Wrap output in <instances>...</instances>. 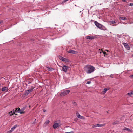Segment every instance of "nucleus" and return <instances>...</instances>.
Listing matches in <instances>:
<instances>
[{
  "mask_svg": "<svg viewBox=\"0 0 133 133\" xmlns=\"http://www.w3.org/2000/svg\"><path fill=\"white\" fill-rule=\"evenodd\" d=\"M84 70L87 74H90L93 72L95 70V68L90 65H87L84 68Z\"/></svg>",
  "mask_w": 133,
  "mask_h": 133,
  "instance_id": "obj_1",
  "label": "nucleus"
},
{
  "mask_svg": "<svg viewBox=\"0 0 133 133\" xmlns=\"http://www.w3.org/2000/svg\"><path fill=\"white\" fill-rule=\"evenodd\" d=\"M94 23L96 26L98 28L100 29H103L102 28L103 27V26L101 24L98 23L96 21H95V22Z\"/></svg>",
  "mask_w": 133,
  "mask_h": 133,
  "instance_id": "obj_2",
  "label": "nucleus"
},
{
  "mask_svg": "<svg viewBox=\"0 0 133 133\" xmlns=\"http://www.w3.org/2000/svg\"><path fill=\"white\" fill-rule=\"evenodd\" d=\"M70 92L69 90H66L61 92L60 94V95L61 96H63L68 94Z\"/></svg>",
  "mask_w": 133,
  "mask_h": 133,
  "instance_id": "obj_3",
  "label": "nucleus"
},
{
  "mask_svg": "<svg viewBox=\"0 0 133 133\" xmlns=\"http://www.w3.org/2000/svg\"><path fill=\"white\" fill-rule=\"evenodd\" d=\"M16 112L20 113L21 114H24L25 113L23 111H22L19 108L16 109Z\"/></svg>",
  "mask_w": 133,
  "mask_h": 133,
  "instance_id": "obj_4",
  "label": "nucleus"
},
{
  "mask_svg": "<svg viewBox=\"0 0 133 133\" xmlns=\"http://www.w3.org/2000/svg\"><path fill=\"white\" fill-rule=\"evenodd\" d=\"M33 91V89H29L28 90H27L26 91L25 93V95L27 96L31 92H32Z\"/></svg>",
  "mask_w": 133,
  "mask_h": 133,
  "instance_id": "obj_5",
  "label": "nucleus"
},
{
  "mask_svg": "<svg viewBox=\"0 0 133 133\" xmlns=\"http://www.w3.org/2000/svg\"><path fill=\"white\" fill-rule=\"evenodd\" d=\"M122 44L123 45L125 48L128 50H130V48L128 44L127 43H123Z\"/></svg>",
  "mask_w": 133,
  "mask_h": 133,
  "instance_id": "obj_6",
  "label": "nucleus"
},
{
  "mask_svg": "<svg viewBox=\"0 0 133 133\" xmlns=\"http://www.w3.org/2000/svg\"><path fill=\"white\" fill-rule=\"evenodd\" d=\"M62 71L65 72H66L67 71V69L68 68V67L66 65H63L62 66Z\"/></svg>",
  "mask_w": 133,
  "mask_h": 133,
  "instance_id": "obj_7",
  "label": "nucleus"
},
{
  "mask_svg": "<svg viewBox=\"0 0 133 133\" xmlns=\"http://www.w3.org/2000/svg\"><path fill=\"white\" fill-rule=\"evenodd\" d=\"M17 127V125H14V127L11 128V130H10L9 131H8V133H11L12 132L14 131V130Z\"/></svg>",
  "mask_w": 133,
  "mask_h": 133,
  "instance_id": "obj_8",
  "label": "nucleus"
},
{
  "mask_svg": "<svg viewBox=\"0 0 133 133\" xmlns=\"http://www.w3.org/2000/svg\"><path fill=\"white\" fill-rule=\"evenodd\" d=\"M59 123H55L53 126V128L54 129H56L59 126Z\"/></svg>",
  "mask_w": 133,
  "mask_h": 133,
  "instance_id": "obj_9",
  "label": "nucleus"
},
{
  "mask_svg": "<svg viewBox=\"0 0 133 133\" xmlns=\"http://www.w3.org/2000/svg\"><path fill=\"white\" fill-rule=\"evenodd\" d=\"M67 52L69 53H72L73 54H76L77 52L73 50H69L67 51Z\"/></svg>",
  "mask_w": 133,
  "mask_h": 133,
  "instance_id": "obj_10",
  "label": "nucleus"
},
{
  "mask_svg": "<svg viewBox=\"0 0 133 133\" xmlns=\"http://www.w3.org/2000/svg\"><path fill=\"white\" fill-rule=\"evenodd\" d=\"M86 38L88 39H92L94 38V36H87L85 37Z\"/></svg>",
  "mask_w": 133,
  "mask_h": 133,
  "instance_id": "obj_11",
  "label": "nucleus"
},
{
  "mask_svg": "<svg viewBox=\"0 0 133 133\" xmlns=\"http://www.w3.org/2000/svg\"><path fill=\"white\" fill-rule=\"evenodd\" d=\"M1 90L2 91H8V88L7 87H4L2 88L1 89Z\"/></svg>",
  "mask_w": 133,
  "mask_h": 133,
  "instance_id": "obj_12",
  "label": "nucleus"
},
{
  "mask_svg": "<svg viewBox=\"0 0 133 133\" xmlns=\"http://www.w3.org/2000/svg\"><path fill=\"white\" fill-rule=\"evenodd\" d=\"M124 130H125L127 131L128 132H131V130L129 128L127 127H124L123 129Z\"/></svg>",
  "mask_w": 133,
  "mask_h": 133,
  "instance_id": "obj_13",
  "label": "nucleus"
},
{
  "mask_svg": "<svg viewBox=\"0 0 133 133\" xmlns=\"http://www.w3.org/2000/svg\"><path fill=\"white\" fill-rule=\"evenodd\" d=\"M16 112V110H15L14 111H10V112L9 113L10 116H11L12 115H13L14 114H15V112Z\"/></svg>",
  "mask_w": 133,
  "mask_h": 133,
  "instance_id": "obj_14",
  "label": "nucleus"
},
{
  "mask_svg": "<svg viewBox=\"0 0 133 133\" xmlns=\"http://www.w3.org/2000/svg\"><path fill=\"white\" fill-rule=\"evenodd\" d=\"M109 90V89L107 88H104L103 89V92L102 93L103 94H104L107 91Z\"/></svg>",
  "mask_w": 133,
  "mask_h": 133,
  "instance_id": "obj_15",
  "label": "nucleus"
},
{
  "mask_svg": "<svg viewBox=\"0 0 133 133\" xmlns=\"http://www.w3.org/2000/svg\"><path fill=\"white\" fill-rule=\"evenodd\" d=\"M46 68H47V69L49 71H52L53 70V69L51 67L47 66Z\"/></svg>",
  "mask_w": 133,
  "mask_h": 133,
  "instance_id": "obj_16",
  "label": "nucleus"
},
{
  "mask_svg": "<svg viewBox=\"0 0 133 133\" xmlns=\"http://www.w3.org/2000/svg\"><path fill=\"white\" fill-rule=\"evenodd\" d=\"M119 19H121L122 20H127V18L125 17H120L119 18Z\"/></svg>",
  "mask_w": 133,
  "mask_h": 133,
  "instance_id": "obj_17",
  "label": "nucleus"
},
{
  "mask_svg": "<svg viewBox=\"0 0 133 133\" xmlns=\"http://www.w3.org/2000/svg\"><path fill=\"white\" fill-rule=\"evenodd\" d=\"M69 61L68 59L65 58H64V59L63 61L64 62L66 63L68 62H69Z\"/></svg>",
  "mask_w": 133,
  "mask_h": 133,
  "instance_id": "obj_18",
  "label": "nucleus"
},
{
  "mask_svg": "<svg viewBox=\"0 0 133 133\" xmlns=\"http://www.w3.org/2000/svg\"><path fill=\"white\" fill-rule=\"evenodd\" d=\"M97 125L98 127H101L104 126L105 125V124H97Z\"/></svg>",
  "mask_w": 133,
  "mask_h": 133,
  "instance_id": "obj_19",
  "label": "nucleus"
},
{
  "mask_svg": "<svg viewBox=\"0 0 133 133\" xmlns=\"http://www.w3.org/2000/svg\"><path fill=\"white\" fill-rule=\"evenodd\" d=\"M49 122L50 121L49 120L46 121L45 122L44 125L45 126H46L47 124H48L49 123Z\"/></svg>",
  "mask_w": 133,
  "mask_h": 133,
  "instance_id": "obj_20",
  "label": "nucleus"
},
{
  "mask_svg": "<svg viewBox=\"0 0 133 133\" xmlns=\"http://www.w3.org/2000/svg\"><path fill=\"white\" fill-rule=\"evenodd\" d=\"M133 94V91L132 92H131L128 93L127 94V95L129 96H130L132 95Z\"/></svg>",
  "mask_w": 133,
  "mask_h": 133,
  "instance_id": "obj_21",
  "label": "nucleus"
},
{
  "mask_svg": "<svg viewBox=\"0 0 133 133\" xmlns=\"http://www.w3.org/2000/svg\"><path fill=\"white\" fill-rule=\"evenodd\" d=\"M27 106H25L23 107L21 109V110L22 111H24L26 108Z\"/></svg>",
  "mask_w": 133,
  "mask_h": 133,
  "instance_id": "obj_22",
  "label": "nucleus"
},
{
  "mask_svg": "<svg viewBox=\"0 0 133 133\" xmlns=\"http://www.w3.org/2000/svg\"><path fill=\"white\" fill-rule=\"evenodd\" d=\"M59 58L61 60H62V61H63V59H64V58L63 57L61 56H59Z\"/></svg>",
  "mask_w": 133,
  "mask_h": 133,
  "instance_id": "obj_23",
  "label": "nucleus"
},
{
  "mask_svg": "<svg viewBox=\"0 0 133 133\" xmlns=\"http://www.w3.org/2000/svg\"><path fill=\"white\" fill-rule=\"evenodd\" d=\"M72 104H73V105L74 106H77V104L75 102L73 101L72 102Z\"/></svg>",
  "mask_w": 133,
  "mask_h": 133,
  "instance_id": "obj_24",
  "label": "nucleus"
},
{
  "mask_svg": "<svg viewBox=\"0 0 133 133\" xmlns=\"http://www.w3.org/2000/svg\"><path fill=\"white\" fill-rule=\"evenodd\" d=\"M110 22L112 24H114L116 23L114 21H110Z\"/></svg>",
  "mask_w": 133,
  "mask_h": 133,
  "instance_id": "obj_25",
  "label": "nucleus"
},
{
  "mask_svg": "<svg viewBox=\"0 0 133 133\" xmlns=\"http://www.w3.org/2000/svg\"><path fill=\"white\" fill-rule=\"evenodd\" d=\"M76 116H77V117H78V118H79V117L80 116V115L79 113L78 112L76 113Z\"/></svg>",
  "mask_w": 133,
  "mask_h": 133,
  "instance_id": "obj_26",
  "label": "nucleus"
},
{
  "mask_svg": "<svg viewBox=\"0 0 133 133\" xmlns=\"http://www.w3.org/2000/svg\"><path fill=\"white\" fill-rule=\"evenodd\" d=\"M118 123V121H115L113 122V124L114 125Z\"/></svg>",
  "mask_w": 133,
  "mask_h": 133,
  "instance_id": "obj_27",
  "label": "nucleus"
},
{
  "mask_svg": "<svg viewBox=\"0 0 133 133\" xmlns=\"http://www.w3.org/2000/svg\"><path fill=\"white\" fill-rule=\"evenodd\" d=\"M97 125V124L94 125H93L92 127L93 128H96V127H98Z\"/></svg>",
  "mask_w": 133,
  "mask_h": 133,
  "instance_id": "obj_28",
  "label": "nucleus"
},
{
  "mask_svg": "<svg viewBox=\"0 0 133 133\" xmlns=\"http://www.w3.org/2000/svg\"><path fill=\"white\" fill-rule=\"evenodd\" d=\"M129 6H133V3H130L128 4Z\"/></svg>",
  "mask_w": 133,
  "mask_h": 133,
  "instance_id": "obj_29",
  "label": "nucleus"
},
{
  "mask_svg": "<svg viewBox=\"0 0 133 133\" xmlns=\"http://www.w3.org/2000/svg\"><path fill=\"white\" fill-rule=\"evenodd\" d=\"M91 83V81H89L87 82L86 84H90Z\"/></svg>",
  "mask_w": 133,
  "mask_h": 133,
  "instance_id": "obj_30",
  "label": "nucleus"
},
{
  "mask_svg": "<svg viewBox=\"0 0 133 133\" xmlns=\"http://www.w3.org/2000/svg\"><path fill=\"white\" fill-rule=\"evenodd\" d=\"M63 79L66 82V77L65 76H64L63 77Z\"/></svg>",
  "mask_w": 133,
  "mask_h": 133,
  "instance_id": "obj_31",
  "label": "nucleus"
},
{
  "mask_svg": "<svg viewBox=\"0 0 133 133\" xmlns=\"http://www.w3.org/2000/svg\"><path fill=\"white\" fill-rule=\"evenodd\" d=\"M74 132L73 131H71L70 132H66L65 133H73Z\"/></svg>",
  "mask_w": 133,
  "mask_h": 133,
  "instance_id": "obj_32",
  "label": "nucleus"
},
{
  "mask_svg": "<svg viewBox=\"0 0 133 133\" xmlns=\"http://www.w3.org/2000/svg\"><path fill=\"white\" fill-rule=\"evenodd\" d=\"M112 76H113V75L112 74H111L109 76L110 77L113 78V77Z\"/></svg>",
  "mask_w": 133,
  "mask_h": 133,
  "instance_id": "obj_33",
  "label": "nucleus"
},
{
  "mask_svg": "<svg viewBox=\"0 0 133 133\" xmlns=\"http://www.w3.org/2000/svg\"><path fill=\"white\" fill-rule=\"evenodd\" d=\"M83 117L82 116L80 115L79 118L80 119H82Z\"/></svg>",
  "mask_w": 133,
  "mask_h": 133,
  "instance_id": "obj_34",
  "label": "nucleus"
},
{
  "mask_svg": "<svg viewBox=\"0 0 133 133\" xmlns=\"http://www.w3.org/2000/svg\"><path fill=\"white\" fill-rule=\"evenodd\" d=\"M103 53L105 55H107V54L106 53V52H103Z\"/></svg>",
  "mask_w": 133,
  "mask_h": 133,
  "instance_id": "obj_35",
  "label": "nucleus"
},
{
  "mask_svg": "<svg viewBox=\"0 0 133 133\" xmlns=\"http://www.w3.org/2000/svg\"><path fill=\"white\" fill-rule=\"evenodd\" d=\"M43 112H45L46 111V110H45V109H43Z\"/></svg>",
  "mask_w": 133,
  "mask_h": 133,
  "instance_id": "obj_36",
  "label": "nucleus"
},
{
  "mask_svg": "<svg viewBox=\"0 0 133 133\" xmlns=\"http://www.w3.org/2000/svg\"><path fill=\"white\" fill-rule=\"evenodd\" d=\"M122 0L123 2H125L126 1V0Z\"/></svg>",
  "mask_w": 133,
  "mask_h": 133,
  "instance_id": "obj_37",
  "label": "nucleus"
},
{
  "mask_svg": "<svg viewBox=\"0 0 133 133\" xmlns=\"http://www.w3.org/2000/svg\"><path fill=\"white\" fill-rule=\"evenodd\" d=\"M132 23H133V22H130V24H131Z\"/></svg>",
  "mask_w": 133,
  "mask_h": 133,
  "instance_id": "obj_38",
  "label": "nucleus"
},
{
  "mask_svg": "<svg viewBox=\"0 0 133 133\" xmlns=\"http://www.w3.org/2000/svg\"><path fill=\"white\" fill-rule=\"evenodd\" d=\"M105 51H107V52L108 51V50H106Z\"/></svg>",
  "mask_w": 133,
  "mask_h": 133,
  "instance_id": "obj_39",
  "label": "nucleus"
},
{
  "mask_svg": "<svg viewBox=\"0 0 133 133\" xmlns=\"http://www.w3.org/2000/svg\"><path fill=\"white\" fill-rule=\"evenodd\" d=\"M124 24H126L127 23H123Z\"/></svg>",
  "mask_w": 133,
  "mask_h": 133,
  "instance_id": "obj_40",
  "label": "nucleus"
},
{
  "mask_svg": "<svg viewBox=\"0 0 133 133\" xmlns=\"http://www.w3.org/2000/svg\"><path fill=\"white\" fill-rule=\"evenodd\" d=\"M2 22L1 21H0V24Z\"/></svg>",
  "mask_w": 133,
  "mask_h": 133,
  "instance_id": "obj_41",
  "label": "nucleus"
},
{
  "mask_svg": "<svg viewBox=\"0 0 133 133\" xmlns=\"http://www.w3.org/2000/svg\"><path fill=\"white\" fill-rule=\"evenodd\" d=\"M104 52L102 50V52Z\"/></svg>",
  "mask_w": 133,
  "mask_h": 133,
  "instance_id": "obj_42",
  "label": "nucleus"
}]
</instances>
